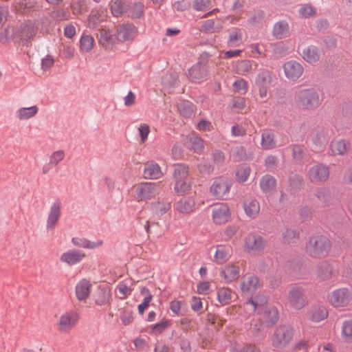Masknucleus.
Returning <instances> with one entry per match:
<instances>
[{
	"label": "nucleus",
	"instance_id": "0e129e2a",
	"mask_svg": "<svg viewBox=\"0 0 352 352\" xmlns=\"http://www.w3.org/2000/svg\"><path fill=\"white\" fill-rule=\"evenodd\" d=\"M168 322L167 320H163L152 327L150 333L158 334L160 333L168 327Z\"/></svg>",
	"mask_w": 352,
	"mask_h": 352
},
{
	"label": "nucleus",
	"instance_id": "cd10ccee",
	"mask_svg": "<svg viewBox=\"0 0 352 352\" xmlns=\"http://www.w3.org/2000/svg\"><path fill=\"white\" fill-rule=\"evenodd\" d=\"M232 248L228 245H219L216 247L214 261L218 264H223L229 260L232 255Z\"/></svg>",
	"mask_w": 352,
	"mask_h": 352
},
{
	"label": "nucleus",
	"instance_id": "f03ea898",
	"mask_svg": "<svg viewBox=\"0 0 352 352\" xmlns=\"http://www.w3.org/2000/svg\"><path fill=\"white\" fill-rule=\"evenodd\" d=\"M333 307L340 309L352 306V288L343 287L333 289L327 296Z\"/></svg>",
	"mask_w": 352,
	"mask_h": 352
},
{
	"label": "nucleus",
	"instance_id": "423d86ee",
	"mask_svg": "<svg viewBox=\"0 0 352 352\" xmlns=\"http://www.w3.org/2000/svg\"><path fill=\"white\" fill-rule=\"evenodd\" d=\"M80 319L79 314L70 310L62 314L57 319L56 326L61 333H69L78 324Z\"/></svg>",
	"mask_w": 352,
	"mask_h": 352
},
{
	"label": "nucleus",
	"instance_id": "4be33fe9",
	"mask_svg": "<svg viewBox=\"0 0 352 352\" xmlns=\"http://www.w3.org/2000/svg\"><path fill=\"white\" fill-rule=\"evenodd\" d=\"M99 33L97 34L98 41L100 45L107 47L112 45L116 41L115 34L113 30L107 26H102L99 30Z\"/></svg>",
	"mask_w": 352,
	"mask_h": 352
},
{
	"label": "nucleus",
	"instance_id": "338daca9",
	"mask_svg": "<svg viewBox=\"0 0 352 352\" xmlns=\"http://www.w3.org/2000/svg\"><path fill=\"white\" fill-rule=\"evenodd\" d=\"M210 288V283L207 281L201 282L197 285V292L200 294H206Z\"/></svg>",
	"mask_w": 352,
	"mask_h": 352
},
{
	"label": "nucleus",
	"instance_id": "6e6552de",
	"mask_svg": "<svg viewBox=\"0 0 352 352\" xmlns=\"http://www.w3.org/2000/svg\"><path fill=\"white\" fill-rule=\"evenodd\" d=\"M231 216L229 206L224 203H217L212 206V219L214 224L222 225L226 223Z\"/></svg>",
	"mask_w": 352,
	"mask_h": 352
},
{
	"label": "nucleus",
	"instance_id": "37998d69",
	"mask_svg": "<svg viewBox=\"0 0 352 352\" xmlns=\"http://www.w3.org/2000/svg\"><path fill=\"white\" fill-rule=\"evenodd\" d=\"M72 243L74 245H75L76 246H78L80 248H87V249H94V248H99V247L102 246V245L103 243L102 241H98L94 242V241H88L86 239H77V238L72 239Z\"/></svg>",
	"mask_w": 352,
	"mask_h": 352
},
{
	"label": "nucleus",
	"instance_id": "774afa93",
	"mask_svg": "<svg viewBox=\"0 0 352 352\" xmlns=\"http://www.w3.org/2000/svg\"><path fill=\"white\" fill-rule=\"evenodd\" d=\"M308 349V342L301 340L293 347V352H306Z\"/></svg>",
	"mask_w": 352,
	"mask_h": 352
},
{
	"label": "nucleus",
	"instance_id": "9d476101",
	"mask_svg": "<svg viewBox=\"0 0 352 352\" xmlns=\"http://www.w3.org/2000/svg\"><path fill=\"white\" fill-rule=\"evenodd\" d=\"M232 186V182L225 177L216 178L210 186V192L212 195L218 198H224L228 195Z\"/></svg>",
	"mask_w": 352,
	"mask_h": 352
},
{
	"label": "nucleus",
	"instance_id": "bf43d9fd",
	"mask_svg": "<svg viewBox=\"0 0 352 352\" xmlns=\"http://www.w3.org/2000/svg\"><path fill=\"white\" fill-rule=\"evenodd\" d=\"M14 36V28L9 27L0 32V42L6 43Z\"/></svg>",
	"mask_w": 352,
	"mask_h": 352
},
{
	"label": "nucleus",
	"instance_id": "aec40b11",
	"mask_svg": "<svg viewBox=\"0 0 352 352\" xmlns=\"http://www.w3.org/2000/svg\"><path fill=\"white\" fill-rule=\"evenodd\" d=\"M85 256L82 251L74 249L63 252L60 256V261L67 265H74L80 263Z\"/></svg>",
	"mask_w": 352,
	"mask_h": 352
},
{
	"label": "nucleus",
	"instance_id": "1a4fd4ad",
	"mask_svg": "<svg viewBox=\"0 0 352 352\" xmlns=\"http://www.w3.org/2000/svg\"><path fill=\"white\" fill-rule=\"evenodd\" d=\"M138 29L134 25L129 23H122L117 26L115 38L121 43L132 41L136 37Z\"/></svg>",
	"mask_w": 352,
	"mask_h": 352
},
{
	"label": "nucleus",
	"instance_id": "bb28decb",
	"mask_svg": "<svg viewBox=\"0 0 352 352\" xmlns=\"http://www.w3.org/2000/svg\"><path fill=\"white\" fill-rule=\"evenodd\" d=\"M257 63L250 60H241L238 61L234 67L236 74L241 76H247L257 68Z\"/></svg>",
	"mask_w": 352,
	"mask_h": 352
},
{
	"label": "nucleus",
	"instance_id": "2f4dec72",
	"mask_svg": "<svg viewBox=\"0 0 352 352\" xmlns=\"http://www.w3.org/2000/svg\"><path fill=\"white\" fill-rule=\"evenodd\" d=\"M195 202L191 197L183 198L177 204V210L183 214H188L195 210Z\"/></svg>",
	"mask_w": 352,
	"mask_h": 352
},
{
	"label": "nucleus",
	"instance_id": "a19ab883",
	"mask_svg": "<svg viewBox=\"0 0 352 352\" xmlns=\"http://www.w3.org/2000/svg\"><path fill=\"white\" fill-rule=\"evenodd\" d=\"M289 33V25L286 22L276 23L273 29V35L278 39L286 37Z\"/></svg>",
	"mask_w": 352,
	"mask_h": 352
},
{
	"label": "nucleus",
	"instance_id": "c9c22d12",
	"mask_svg": "<svg viewBox=\"0 0 352 352\" xmlns=\"http://www.w3.org/2000/svg\"><path fill=\"white\" fill-rule=\"evenodd\" d=\"M129 5L122 0H115L111 2L110 9L111 14L115 17H119L126 13Z\"/></svg>",
	"mask_w": 352,
	"mask_h": 352
},
{
	"label": "nucleus",
	"instance_id": "c03bdc74",
	"mask_svg": "<svg viewBox=\"0 0 352 352\" xmlns=\"http://www.w3.org/2000/svg\"><path fill=\"white\" fill-rule=\"evenodd\" d=\"M263 316V318L267 322L274 323L277 321L278 318V310L272 306L267 307L263 311L262 314H260Z\"/></svg>",
	"mask_w": 352,
	"mask_h": 352
},
{
	"label": "nucleus",
	"instance_id": "f3484780",
	"mask_svg": "<svg viewBox=\"0 0 352 352\" xmlns=\"http://www.w3.org/2000/svg\"><path fill=\"white\" fill-rule=\"evenodd\" d=\"M289 302L296 309L303 308L307 303L304 291L300 288H293L289 294Z\"/></svg>",
	"mask_w": 352,
	"mask_h": 352
},
{
	"label": "nucleus",
	"instance_id": "13d9d810",
	"mask_svg": "<svg viewBox=\"0 0 352 352\" xmlns=\"http://www.w3.org/2000/svg\"><path fill=\"white\" fill-rule=\"evenodd\" d=\"M87 10V6L84 1H77L72 5L73 13L76 15L82 14Z\"/></svg>",
	"mask_w": 352,
	"mask_h": 352
},
{
	"label": "nucleus",
	"instance_id": "052dcab7",
	"mask_svg": "<svg viewBox=\"0 0 352 352\" xmlns=\"http://www.w3.org/2000/svg\"><path fill=\"white\" fill-rule=\"evenodd\" d=\"M248 83L246 80L243 78L236 80L233 83V88L235 91L239 93L245 94L248 91Z\"/></svg>",
	"mask_w": 352,
	"mask_h": 352
},
{
	"label": "nucleus",
	"instance_id": "c756f323",
	"mask_svg": "<svg viewBox=\"0 0 352 352\" xmlns=\"http://www.w3.org/2000/svg\"><path fill=\"white\" fill-rule=\"evenodd\" d=\"M221 276L226 282H231L239 276V268L238 266L230 264L222 268Z\"/></svg>",
	"mask_w": 352,
	"mask_h": 352
},
{
	"label": "nucleus",
	"instance_id": "7ed1b4c3",
	"mask_svg": "<svg viewBox=\"0 0 352 352\" xmlns=\"http://www.w3.org/2000/svg\"><path fill=\"white\" fill-rule=\"evenodd\" d=\"M330 248V241L327 237L322 236L311 237L305 247L307 254L311 257L318 258L327 256Z\"/></svg>",
	"mask_w": 352,
	"mask_h": 352
},
{
	"label": "nucleus",
	"instance_id": "7c9ffc66",
	"mask_svg": "<svg viewBox=\"0 0 352 352\" xmlns=\"http://www.w3.org/2000/svg\"><path fill=\"white\" fill-rule=\"evenodd\" d=\"M276 179L271 175H264L260 180V187L265 195L272 194L276 189Z\"/></svg>",
	"mask_w": 352,
	"mask_h": 352
},
{
	"label": "nucleus",
	"instance_id": "3c124183",
	"mask_svg": "<svg viewBox=\"0 0 352 352\" xmlns=\"http://www.w3.org/2000/svg\"><path fill=\"white\" fill-rule=\"evenodd\" d=\"M170 208V204L168 201H157L153 204L152 209L157 215H163Z\"/></svg>",
	"mask_w": 352,
	"mask_h": 352
},
{
	"label": "nucleus",
	"instance_id": "49530a36",
	"mask_svg": "<svg viewBox=\"0 0 352 352\" xmlns=\"http://www.w3.org/2000/svg\"><path fill=\"white\" fill-rule=\"evenodd\" d=\"M232 297V291L227 287H221L217 291V299L222 305H226L231 302Z\"/></svg>",
	"mask_w": 352,
	"mask_h": 352
},
{
	"label": "nucleus",
	"instance_id": "864d4df0",
	"mask_svg": "<svg viewBox=\"0 0 352 352\" xmlns=\"http://www.w3.org/2000/svg\"><path fill=\"white\" fill-rule=\"evenodd\" d=\"M117 289L119 292V298L120 299H125L129 296L131 295L133 288L128 285V283L126 281L120 282L118 286Z\"/></svg>",
	"mask_w": 352,
	"mask_h": 352
},
{
	"label": "nucleus",
	"instance_id": "8fccbe9b",
	"mask_svg": "<svg viewBox=\"0 0 352 352\" xmlns=\"http://www.w3.org/2000/svg\"><path fill=\"white\" fill-rule=\"evenodd\" d=\"M180 113L184 117H190L195 113L194 105L188 101H184L179 106Z\"/></svg>",
	"mask_w": 352,
	"mask_h": 352
},
{
	"label": "nucleus",
	"instance_id": "c85d7f7f",
	"mask_svg": "<svg viewBox=\"0 0 352 352\" xmlns=\"http://www.w3.org/2000/svg\"><path fill=\"white\" fill-rule=\"evenodd\" d=\"M259 280L254 276H245L242 278L241 290L244 294H250L260 287Z\"/></svg>",
	"mask_w": 352,
	"mask_h": 352
},
{
	"label": "nucleus",
	"instance_id": "a211bd4d",
	"mask_svg": "<svg viewBox=\"0 0 352 352\" xmlns=\"http://www.w3.org/2000/svg\"><path fill=\"white\" fill-rule=\"evenodd\" d=\"M92 290L91 283L87 279H81L75 287L76 298L80 302H86Z\"/></svg>",
	"mask_w": 352,
	"mask_h": 352
},
{
	"label": "nucleus",
	"instance_id": "e2e57ef3",
	"mask_svg": "<svg viewBox=\"0 0 352 352\" xmlns=\"http://www.w3.org/2000/svg\"><path fill=\"white\" fill-rule=\"evenodd\" d=\"M210 0H195L194 3V8L197 11H206L210 8Z\"/></svg>",
	"mask_w": 352,
	"mask_h": 352
},
{
	"label": "nucleus",
	"instance_id": "de8ad7c7",
	"mask_svg": "<svg viewBox=\"0 0 352 352\" xmlns=\"http://www.w3.org/2000/svg\"><path fill=\"white\" fill-rule=\"evenodd\" d=\"M144 5L142 3H135L131 5H129L127 14L128 16L133 18H139L143 14Z\"/></svg>",
	"mask_w": 352,
	"mask_h": 352
},
{
	"label": "nucleus",
	"instance_id": "79ce46f5",
	"mask_svg": "<svg viewBox=\"0 0 352 352\" xmlns=\"http://www.w3.org/2000/svg\"><path fill=\"white\" fill-rule=\"evenodd\" d=\"M111 298V292L109 288L99 287L95 295L96 303L98 305L107 304Z\"/></svg>",
	"mask_w": 352,
	"mask_h": 352
},
{
	"label": "nucleus",
	"instance_id": "72a5a7b5",
	"mask_svg": "<svg viewBox=\"0 0 352 352\" xmlns=\"http://www.w3.org/2000/svg\"><path fill=\"white\" fill-rule=\"evenodd\" d=\"M261 146L265 150H270L276 147L274 135L271 131L264 130L262 132Z\"/></svg>",
	"mask_w": 352,
	"mask_h": 352
},
{
	"label": "nucleus",
	"instance_id": "20e7f679",
	"mask_svg": "<svg viewBox=\"0 0 352 352\" xmlns=\"http://www.w3.org/2000/svg\"><path fill=\"white\" fill-rule=\"evenodd\" d=\"M159 184L154 182H142L134 185L131 190L132 197L138 202L146 201L158 194Z\"/></svg>",
	"mask_w": 352,
	"mask_h": 352
},
{
	"label": "nucleus",
	"instance_id": "e433bc0d",
	"mask_svg": "<svg viewBox=\"0 0 352 352\" xmlns=\"http://www.w3.org/2000/svg\"><path fill=\"white\" fill-rule=\"evenodd\" d=\"M95 45V40L91 35L82 34L79 41V49L82 52H91Z\"/></svg>",
	"mask_w": 352,
	"mask_h": 352
},
{
	"label": "nucleus",
	"instance_id": "2eb2a0df",
	"mask_svg": "<svg viewBox=\"0 0 352 352\" xmlns=\"http://www.w3.org/2000/svg\"><path fill=\"white\" fill-rule=\"evenodd\" d=\"M298 52L302 59L309 64L316 63L322 56V52L314 45L300 47Z\"/></svg>",
	"mask_w": 352,
	"mask_h": 352
},
{
	"label": "nucleus",
	"instance_id": "680f3d73",
	"mask_svg": "<svg viewBox=\"0 0 352 352\" xmlns=\"http://www.w3.org/2000/svg\"><path fill=\"white\" fill-rule=\"evenodd\" d=\"M138 131L140 133L141 142L144 143L148 138L150 133V126L146 123L141 124L138 127Z\"/></svg>",
	"mask_w": 352,
	"mask_h": 352
},
{
	"label": "nucleus",
	"instance_id": "69168bd1",
	"mask_svg": "<svg viewBox=\"0 0 352 352\" xmlns=\"http://www.w3.org/2000/svg\"><path fill=\"white\" fill-rule=\"evenodd\" d=\"M54 60L52 56H46L42 59L41 68L44 71L49 70L54 65Z\"/></svg>",
	"mask_w": 352,
	"mask_h": 352
},
{
	"label": "nucleus",
	"instance_id": "473e14b6",
	"mask_svg": "<svg viewBox=\"0 0 352 352\" xmlns=\"http://www.w3.org/2000/svg\"><path fill=\"white\" fill-rule=\"evenodd\" d=\"M186 145L195 152H200L204 148L203 140L194 133L186 137Z\"/></svg>",
	"mask_w": 352,
	"mask_h": 352
},
{
	"label": "nucleus",
	"instance_id": "412c9836",
	"mask_svg": "<svg viewBox=\"0 0 352 352\" xmlns=\"http://www.w3.org/2000/svg\"><path fill=\"white\" fill-rule=\"evenodd\" d=\"M208 69L207 67L201 63H197L193 65L188 70L189 78L195 82H201L206 80L208 78Z\"/></svg>",
	"mask_w": 352,
	"mask_h": 352
},
{
	"label": "nucleus",
	"instance_id": "f257e3e1",
	"mask_svg": "<svg viewBox=\"0 0 352 352\" xmlns=\"http://www.w3.org/2000/svg\"><path fill=\"white\" fill-rule=\"evenodd\" d=\"M294 100L296 104L303 110H315L322 102L318 92L313 88L296 90Z\"/></svg>",
	"mask_w": 352,
	"mask_h": 352
},
{
	"label": "nucleus",
	"instance_id": "6e6d98bb",
	"mask_svg": "<svg viewBox=\"0 0 352 352\" xmlns=\"http://www.w3.org/2000/svg\"><path fill=\"white\" fill-rule=\"evenodd\" d=\"M342 333L346 340H352V320L344 322L342 327Z\"/></svg>",
	"mask_w": 352,
	"mask_h": 352
},
{
	"label": "nucleus",
	"instance_id": "f704fd0d",
	"mask_svg": "<svg viewBox=\"0 0 352 352\" xmlns=\"http://www.w3.org/2000/svg\"><path fill=\"white\" fill-rule=\"evenodd\" d=\"M327 310L323 306L312 307L309 313V319L315 322L323 320L327 317Z\"/></svg>",
	"mask_w": 352,
	"mask_h": 352
},
{
	"label": "nucleus",
	"instance_id": "9b49d317",
	"mask_svg": "<svg viewBox=\"0 0 352 352\" xmlns=\"http://www.w3.org/2000/svg\"><path fill=\"white\" fill-rule=\"evenodd\" d=\"M308 177L313 183L324 182L329 177V169L327 166L322 164H314L308 170Z\"/></svg>",
	"mask_w": 352,
	"mask_h": 352
},
{
	"label": "nucleus",
	"instance_id": "ddd939ff",
	"mask_svg": "<svg viewBox=\"0 0 352 352\" xmlns=\"http://www.w3.org/2000/svg\"><path fill=\"white\" fill-rule=\"evenodd\" d=\"M283 71L286 78L290 81H296L303 74L304 68L298 61L289 60L283 65Z\"/></svg>",
	"mask_w": 352,
	"mask_h": 352
},
{
	"label": "nucleus",
	"instance_id": "b1692460",
	"mask_svg": "<svg viewBox=\"0 0 352 352\" xmlns=\"http://www.w3.org/2000/svg\"><path fill=\"white\" fill-rule=\"evenodd\" d=\"M349 141L344 139H337L333 140L330 144V151L333 155H343L350 148Z\"/></svg>",
	"mask_w": 352,
	"mask_h": 352
},
{
	"label": "nucleus",
	"instance_id": "39448f33",
	"mask_svg": "<svg viewBox=\"0 0 352 352\" xmlns=\"http://www.w3.org/2000/svg\"><path fill=\"white\" fill-rule=\"evenodd\" d=\"M173 177L175 179L174 189L178 194L188 192L191 187V182L188 178V168L184 164H177L175 166Z\"/></svg>",
	"mask_w": 352,
	"mask_h": 352
},
{
	"label": "nucleus",
	"instance_id": "a878e982",
	"mask_svg": "<svg viewBox=\"0 0 352 352\" xmlns=\"http://www.w3.org/2000/svg\"><path fill=\"white\" fill-rule=\"evenodd\" d=\"M39 111L37 105L31 107H22L19 108L15 112V117L19 121H24L32 119L36 116Z\"/></svg>",
	"mask_w": 352,
	"mask_h": 352
},
{
	"label": "nucleus",
	"instance_id": "ea45409f",
	"mask_svg": "<svg viewBox=\"0 0 352 352\" xmlns=\"http://www.w3.org/2000/svg\"><path fill=\"white\" fill-rule=\"evenodd\" d=\"M329 138L330 136L329 135L328 132L327 131L322 130L321 131L318 132L315 135L313 139V142L317 147V148L320 150L324 148L327 146L329 140Z\"/></svg>",
	"mask_w": 352,
	"mask_h": 352
},
{
	"label": "nucleus",
	"instance_id": "603ef678",
	"mask_svg": "<svg viewBox=\"0 0 352 352\" xmlns=\"http://www.w3.org/2000/svg\"><path fill=\"white\" fill-rule=\"evenodd\" d=\"M271 74L268 71H262L258 73L256 79L257 86H269L271 83Z\"/></svg>",
	"mask_w": 352,
	"mask_h": 352
},
{
	"label": "nucleus",
	"instance_id": "4c0bfd02",
	"mask_svg": "<svg viewBox=\"0 0 352 352\" xmlns=\"http://www.w3.org/2000/svg\"><path fill=\"white\" fill-rule=\"evenodd\" d=\"M36 31V27L35 26L34 23L32 22H27L23 23L21 26L20 32H19V36L21 38L24 39H29L32 38Z\"/></svg>",
	"mask_w": 352,
	"mask_h": 352
},
{
	"label": "nucleus",
	"instance_id": "0eeeda50",
	"mask_svg": "<svg viewBox=\"0 0 352 352\" xmlns=\"http://www.w3.org/2000/svg\"><path fill=\"white\" fill-rule=\"evenodd\" d=\"M294 330L289 326H279L271 336L272 344L276 348H283L292 340Z\"/></svg>",
	"mask_w": 352,
	"mask_h": 352
},
{
	"label": "nucleus",
	"instance_id": "4d7b16f0",
	"mask_svg": "<svg viewBox=\"0 0 352 352\" xmlns=\"http://www.w3.org/2000/svg\"><path fill=\"white\" fill-rule=\"evenodd\" d=\"M299 13L302 17L309 18L316 14V10L311 5L304 4L300 8Z\"/></svg>",
	"mask_w": 352,
	"mask_h": 352
},
{
	"label": "nucleus",
	"instance_id": "dca6fc26",
	"mask_svg": "<svg viewBox=\"0 0 352 352\" xmlns=\"http://www.w3.org/2000/svg\"><path fill=\"white\" fill-rule=\"evenodd\" d=\"M266 241L258 235L248 234L245 238L244 248L248 252H257L263 250L265 247Z\"/></svg>",
	"mask_w": 352,
	"mask_h": 352
},
{
	"label": "nucleus",
	"instance_id": "393cba45",
	"mask_svg": "<svg viewBox=\"0 0 352 352\" xmlns=\"http://www.w3.org/2000/svg\"><path fill=\"white\" fill-rule=\"evenodd\" d=\"M243 208L245 214L250 217L256 218L260 212V204L258 201L254 198H248L245 199Z\"/></svg>",
	"mask_w": 352,
	"mask_h": 352
},
{
	"label": "nucleus",
	"instance_id": "58836bf2",
	"mask_svg": "<svg viewBox=\"0 0 352 352\" xmlns=\"http://www.w3.org/2000/svg\"><path fill=\"white\" fill-rule=\"evenodd\" d=\"M140 294L144 296V299L142 303L138 305V309L139 314L143 315L145 310L148 308L150 302L152 301L153 296L149 289L146 287H142L140 289Z\"/></svg>",
	"mask_w": 352,
	"mask_h": 352
},
{
	"label": "nucleus",
	"instance_id": "6ab92c4d",
	"mask_svg": "<svg viewBox=\"0 0 352 352\" xmlns=\"http://www.w3.org/2000/svg\"><path fill=\"white\" fill-rule=\"evenodd\" d=\"M61 215V205L59 202L54 203L50 208L46 221V229L53 230L59 221Z\"/></svg>",
	"mask_w": 352,
	"mask_h": 352
},
{
	"label": "nucleus",
	"instance_id": "5701e85b",
	"mask_svg": "<svg viewBox=\"0 0 352 352\" xmlns=\"http://www.w3.org/2000/svg\"><path fill=\"white\" fill-rule=\"evenodd\" d=\"M143 175L146 179H158L163 177L164 173L159 164L150 162L144 164Z\"/></svg>",
	"mask_w": 352,
	"mask_h": 352
},
{
	"label": "nucleus",
	"instance_id": "5fc2aeb1",
	"mask_svg": "<svg viewBox=\"0 0 352 352\" xmlns=\"http://www.w3.org/2000/svg\"><path fill=\"white\" fill-rule=\"evenodd\" d=\"M65 157V151L63 150H58L54 151L50 156V165L57 166L62 162Z\"/></svg>",
	"mask_w": 352,
	"mask_h": 352
},
{
	"label": "nucleus",
	"instance_id": "4468645a",
	"mask_svg": "<svg viewBox=\"0 0 352 352\" xmlns=\"http://www.w3.org/2000/svg\"><path fill=\"white\" fill-rule=\"evenodd\" d=\"M107 17L106 9L100 8L92 10L87 17L85 25L89 29H96L101 23L105 21Z\"/></svg>",
	"mask_w": 352,
	"mask_h": 352
},
{
	"label": "nucleus",
	"instance_id": "f8f14e48",
	"mask_svg": "<svg viewBox=\"0 0 352 352\" xmlns=\"http://www.w3.org/2000/svg\"><path fill=\"white\" fill-rule=\"evenodd\" d=\"M268 307L267 305V298L263 294H257L250 298L245 305V309L251 314L256 312L262 314L263 310Z\"/></svg>",
	"mask_w": 352,
	"mask_h": 352
},
{
	"label": "nucleus",
	"instance_id": "09e8293b",
	"mask_svg": "<svg viewBox=\"0 0 352 352\" xmlns=\"http://www.w3.org/2000/svg\"><path fill=\"white\" fill-rule=\"evenodd\" d=\"M251 169L248 166L242 165L236 170V178L238 182L243 183L248 179Z\"/></svg>",
	"mask_w": 352,
	"mask_h": 352
},
{
	"label": "nucleus",
	"instance_id": "a18cd8bd",
	"mask_svg": "<svg viewBox=\"0 0 352 352\" xmlns=\"http://www.w3.org/2000/svg\"><path fill=\"white\" fill-rule=\"evenodd\" d=\"M333 274V267L329 263L321 264L318 269L317 275L321 280L329 279Z\"/></svg>",
	"mask_w": 352,
	"mask_h": 352
}]
</instances>
